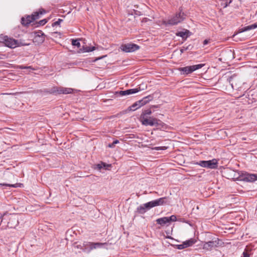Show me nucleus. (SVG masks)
Here are the masks:
<instances>
[{"label":"nucleus","mask_w":257,"mask_h":257,"mask_svg":"<svg viewBox=\"0 0 257 257\" xmlns=\"http://www.w3.org/2000/svg\"><path fill=\"white\" fill-rule=\"evenodd\" d=\"M192 164L194 165H199L203 168L211 169H216L218 167V161L215 159L208 161H200L198 162L194 161Z\"/></svg>","instance_id":"f03ea898"},{"label":"nucleus","mask_w":257,"mask_h":257,"mask_svg":"<svg viewBox=\"0 0 257 257\" xmlns=\"http://www.w3.org/2000/svg\"><path fill=\"white\" fill-rule=\"evenodd\" d=\"M230 83L233 89H238L240 88L242 82L236 76H231L230 78Z\"/></svg>","instance_id":"9d476101"},{"label":"nucleus","mask_w":257,"mask_h":257,"mask_svg":"<svg viewBox=\"0 0 257 257\" xmlns=\"http://www.w3.org/2000/svg\"><path fill=\"white\" fill-rule=\"evenodd\" d=\"M175 246L178 249H182L186 248L184 242L180 244H177Z\"/></svg>","instance_id":"2f4dec72"},{"label":"nucleus","mask_w":257,"mask_h":257,"mask_svg":"<svg viewBox=\"0 0 257 257\" xmlns=\"http://www.w3.org/2000/svg\"><path fill=\"white\" fill-rule=\"evenodd\" d=\"M144 208L145 209V211L147 212L152 208L154 207L152 201L148 202L147 203L142 204Z\"/></svg>","instance_id":"4be33fe9"},{"label":"nucleus","mask_w":257,"mask_h":257,"mask_svg":"<svg viewBox=\"0 0 257 257\" xmlns=\"http://www.w3.org/2000/svg\"><path fill=\"white\" fill-rule=\"evenodd\" d=\"M4 41L6 46L8 47L14 48L17 45V41L14 39L9 38L8 36L4 37Z\"/></svg>","instance_id":"ddd939ff"},{"label":"nucleus","mask_w":257,"mask_h":257,"mask_svg":"<svg viewBox=\"0 0 257 257\" xmlns=\"http://www.w3.org/2000/svg\"><path fill=\"white\" fill-rule=\"evenodd\" d=\"M45 41V35L41 31H39L35 32V37L34 38V41L37 44H41Z\"/></svg>","instance_id":"9b49d317"},{"label":"nucleus","mask_w":257,"mask_h":257,"mask_svg":"<svg viewBox=\"0 0 257 257\" xmlns=\"http://www.w3.org/2000/svg\"><path fill=\"white\" fill-rule=\"evenodd\" d=\"M190 32L189 30H186L185 32L180 31L176 33V36L180 37L183 39H187L189 36Z\"/></svg>","instance_id":"f3484780"},{"label":"nucleus","mask_w":257,"mask_h":257,"mask_svg":"<svg viewBox=\"0 0 257 257\" xmlns=\"http://www.w3.org/2000/svg\"><path fill=\"white\" fill-rule=\"evenodd\" d=\"M241 179L246 182H254L257 180V174L246 173L242 176Z\"/></svg>","instance_id":"f8f14e48"},{"label":"nucleus","mask_w":257,"mask_h":257,"mask_svg":"<svg viewBox=\"0 0 257 257\" xmlns=\"http://www.w3.org/2000/svg\"><path fill=\"white\" fill-rule=\"evenodd\" d=\"M256 28V26L255 25H253V24L247 26L242 28L240 29V32H243L245 31H249L250 30L254 29Z\"/></svg>","instance_id":"412c9836"},{"label":"nucleus","mask_w":257,"mask_h":257,"mask_svg":"<svg viewBox=\"0 0 257 257\" xmlns=\"http://www.w3.org/2000/svg\"><path fill=\"white\" fill-rule=\"evenodd\" d=\"M73 247L74 248L80 249L84 251V248L83 247V245L81 244H78L77 242H75L73 243Z\"/></svg>","instance_id":"393cba45"},{"label":"nucleus","mask_w":257,"mask_h":257,"mask_svg":"<svg viewBox=\"0 0 257 257\" xmlns=\"http://www.w3.org/2000/svg\"><path fill=\"white\" fill-rule=\"evenodd\" d=\"M151 201L154 207L167 204L168 203V198L166 197H161Z\"/></svg>","instance_id":"2eb2a0df"},{"label":"nucleus","mask_w":257,"mask_h":257,"mask_svg":"<svg viewBox=\"0 0 257 257\" xmlns=\"http://www.w3.org/2000/svg\"><path fill=\"white\" fill-rule=\"evenodd\" d=\"M250 254L247 252L246 249H245L242 253L241 257H249Z\"/></svg>","instance_id":"72a5a7b5"},{"label":"nucleus","mask_w":257,"mask_h":257,"mask_svg":"<svg viewBox=\"0 0 257 257\" xmlns=\"http://www.w3.org/2000/svg\"><path fill=\"white\" fill-rule=\"evenodd\" d=\"M45 13V11L42 10L39 12H36L34 13L31 16H28L26 18L23 17L21 19V23L24 26H28L33 21L39 19L40 15H43Z\"/></svg>","instance_id":"7ed1b4c3"},{"label":"nucleus","mask_w":257,"mask_h":257,"mask_svg":"<svg viewBox=\"0 0 257 257\" xmlns=\"http://www.w3.org/2000/svg\"><path fill=\"white\" fill-rule=\"evenodd\" d=\"M91 243V242H84L83 243V247L84 248V251H88L87 250V247H89V243Z\"/></svg>","instance_id":"c85d7f7f"},{"label":"nucleus","mask_w":257,"mask_h":257,"mask_svg":"<svg viewBox=\"0 0 257 257\" xmlns=\"http://www.w3.org/2000/svg\"><path fill=\"white\" fill-rule=\"evenodd\" d=\"M47 23V20L46 19H43V20H41V21H39V24L40 25L43 26L45 24H46Z\"/></svg>","instance_id":"f704fd0d"},{"label":"nucleus","mask_w":257,"mask_h":257,"mask_svg":"<svg viewBox=\"0 0 257 257\" xmlns=\"http://www.w3.org/2000/svg\"><path fill=\"white\" fill-rule=\"evenodd\" d=\"M47 92L53 94H71L73 92V89L63 87H53L47 91Z\"/></svg>","instance_id":"20e7f679"},{"label":"nucleus","mask_w":257,"mask_h":257,"mask_svg":"<svg viewBox=\"0 0 257 257\" xmlns=\"http://www.w3.org/2000/svg\"><path fill=\"white\" fill-rule=\"evenodd\" d=\"M156 222L157 223L161 225H164L166 223H169V219H168V217H164L157 219Z\"/></svg>","instance_id":"a211bd4d"},{"label":"nucleus","mask_w":257,"mask_h":257,"mask_svg":"<svg viewBox=\"0 0 257 257\" xmlns=\"http://www.w3.org/2000/svg\"><path fill=\"white\" fill-rule=\"evenodd\" d=\"M142 124L145 125L157 126L161 121L156 118L152 117H146L145 116L141 117Z\"/></svg>","instance_id":"0eeeda50"},{"label":"nucleus","mask_w":257,"mask_h":257,"mask_svg":"<svg viewBox=\"0 0 257 257\" xmlns=\"http://www.w3.org/2000/svg\"><path fill=\"white\" fill-rule=\"evenodd\" d=\"M109 165H106L104 163H101V164H99L97 165V168L98 169V170H100L102 168H105L107 166H109Z\"/></svg>","instance_id":"cd10ccee"},{"label":"nucleus","mask_w":257,"mask_h":257,"mask_svg":"<svg viewBox=\"0 0 257 257\" xmlns=\"http://www.w3.org/2000/svg\"><path fill=\"white\" fill-rule=\"evenodd\" d=\"M72 45L77 46L78 48L80 47V43L78 40L73 39L72 41Z\"/></svg>","instance_id":"a878e982"},{"label":"nucleus","mask_w":257,"mask_h":257,"mask_svg":"<svg viewBox=\"0 0 257 257\" xmlns=\"http://www.w3.org/2000/svg\"><path fill=\"white\" fill-rule=\"evenodd\" d=\"M168 219H169V222L170 221H176L177 220L176 216L175 215H172L170 217H168Z\"/></svg>","instance_id":"c756f323"},{"label":"nucleus","mask_w":257,"mask_h":257,"mask_svg":"<svg viewBox=\"0 0 257 257\" xmlns=\"http://www.w3.org/2000/svg\"><path fill=\"white\" fill-rule=\"evenodd\" d=\"M94 50H95V47L94 46H83L82 48L80 49V51L81 52H92Z\"/></svg>","instance_id":"aec40b11"},{"label":"nucleus","mask_w":257,"mask_h":257,"mask_svg":"<svg viewBox=\"0 0 257 257\" xmlns=\"http://www.w3.org/2000/svg\"><path fill=\"white\" fill-rule=\"evenodd\" d=\"M9 226V222H8L7 225H6L5 227L3 226L2 227V228L5 229V228H6V227H7V226Z\"/></svg>","instance_id":"58836bf2"},{"label":"nucleus","mask_w":257,"mask_h":257,"mask_svg":"<svg viewBox=\"0 0 257 257\" xmlns=\"http://www.w3.org/2000/svg\"><path fill=\"white\" fill-rule=\"evenodd\" d=\"M0 186H5L13 187H18L17 184H9L0 183Z\"/></svg>","instance_id":"7c9ffc66"},{"label":"nucleus","mask_w":257,"mask_h":257,"mask_svg":"<svg viewBox=\"0 0 257 257\" xmlns=\"http://www.w3.org/2000/svg\"><path fill=\"white\" fill-rule=\"evenodd\" d=\"M222 5H224V8L228 6V4L227 3H225V4L222 3Z\"/></svg>","instance_id":"ea45409f"},{"label":"nucleus","mask_w":257,"mask_h":257,"mask_svg":"<svg viewBox=\"0 0 257 257\" xmlns=\"http://www.w3.org/2000/svg\"><path fill=\"white\" fill-rule=\"evenodd\" d=\"M253 25H255L256 26V28H257V22L253 24Z\"/></svg>","instance_id":"a19ab883"},{"label":"nucleus","mask_w":257,"mask_h":257,"mask_svg":"<svg viewBox=\"0 0 257 257\" xmlns=\"http://www.w3.org/2000/svg\"><path fill=\"white\" fill-rule=\"evenodd\" d=\"M186 248L192 246L196 242L195 238H192L183 242Z\"/></svg>","instance_id":"6ab92c4d"},{"label":"nucleus","mask_w":257,"mask_h":257,"mask_svg":"<svg viewBox=\"0 0 257 257\" xmlns=\"http://www.w3.org/2000/svg\"><path fill=\"white\" fill-rule=\"evenodd\" d=\"M119 141L117 140H115V141H114L111 144H109L108 145V147L109 148H113L115 147V145L116 144H117L119 143Z\"/></svg>","instance_id":"bb28decb"},{"label":"nucleus","mask_w":257,"mask_h":257,"mask_svg":"<svg viewBox=\"0 0 257 257\" xmlns=\"http://www.w3.org/2000/svg\"><path fill=\"white\" fill-rule=\"evenodd\" d=\"M209 40L206 39L203 41V45H206L208 44L209 43Z\"/></svg>","instance_id":"e433bc0d"},{"label":"nucleus","mask_w":257,"mask_h":257,"mask_svg":"<svg viewBox=\"0 0 257 257\" xmlns=\"http://www.w3.org/2000/svg\"><path fill=\"white\" fill-rule=\"evenodd\" d=\"M166 149L165 147H155L154 149L156 150H164Z\"/></svg>","instance_id":"c9c22d12"},{"label":"nucleus","mask_w":257,"mask_h":257,"mask_svg":"<svg viewBox=\"0 0 257 257\" xmlns=\"http://www.w3.org/2000/svg\"><path fill=\"white\" fill-rule=\"evenodd\" d=\"M221 240L218 238H215L214 240L204 242L202 245L203 249L207 251H211L213 249L217 247L220 245Z\"/></svg>","instance_id":"423d86ee"},{"label":"nucleus","mask_w":257,"mask_h":257,"mask_svg":"<svg viewBox=\"0 0 257 257\" xmlns=\"http://www.w3.org/2000/svg\"><path fill=\"white\" fill-rule=\"evenodd\" d=\"M152 114V111L150 109H148L145 110L141 115V116H145L146 117H148V116Z\"/></svg>","instance_id":"b1692460"},{"label":"nucleus","mask_w":257,"mask_h":257,"mask_svg":"<svg viewBox=\"0 0 257 257\" xmlns=\"http://www.w3.org/2000/svg\"><path fill=\"white\" fill-rule=\"evenodd\" d=\"M136 212L141 214H144L146 212L145 209L144 208L142 204L137 208Z\"/></svg>","instance_id":"5701e85b"},{"label":"nucleus","mask_w":257,"mask_h":257,"mask_svg":"<svg viewBox=\"0 0 257 257\" xmlns=\"http://www.w3.org/2000/svg\"><path fill=\"white\" fill-rule=\"evenodd\" d=\"M139 90H140L138 88L130 89L125 90L117 91L116 92V94H118L119 96H122L137 93Z\"/></svg>","instance_id":"4468645a"},{"label":"nucleus","mask_w":257,"mask_h":257,"mask_svg":"<svg viewBox=\"0 0 257 257\" xmlns=\"http://www.w3.org/2000/svg\"><path fill=\"white\" fill-rule=\"evenodd\" d=\"M185 18V15L181 11L176 13L174 15L171 16L166 20L163 21L165 26H174L182 22Z\"/></svg>","instance_id":"f257e3e1"},{"label":"nucleus","mask_w":257,"mask_h":257,"mask_svg":"<svg viewBox=\"0 0 257 257\" xmlns=\"http://www.w3.org/2000/svg\"><path fill=\"white\" fill-rule=\"evenodd\" d=\"M204 64H199L192 66H188L184 67H180L178 68V70L180 72L182 75H188L196 70L201 68Z\"/></svg>","instance_id":"39448f33"},{"label":"nucleus","mask_w":257,"mask_h":257,"mask_svg":"<svg viewBox=\"0 0 257 257\" xmlns=\"http://www.w3.org/2000/svg\"><path fill=\"white\" fill-rule=\"evenodd\" d=\"M181 53H183V49H181Z\"/></svg>","instance_id":"79ce46f5"},{"label":"nucleus","mask_w":257,"mask_h":257,"mask_svg":"<svg viewBox=\"0 0 257 257\" xmlns=\"http://www.w3.org/2000/svg\"><path fill=\"white\" fill-rule=\"evenodd\" d=\"M121 50L126 53L134 52L140 49V46L133 43L122 44L120 47Z\"/></svg>","instance_id":"6e6552de"},{"label":"nucleus","mask_w":257,"mask_h":257,"mask_svg":"<svg viewBox=\"0 0 257 257\" xmlns=\"http://www.w3.org/2000/svg\"><path fill=\"white\" fill-rule=\"evenodd\" d=\"M152 97H151V96L145 97L142 100L136 102V103L133 104L132 106V107L134 110L140 108L141 106L147 103L149 100H150L152 99Z\"/></svg>","instance_id":"1a4fd4ad"},{"label":"nucleus","mask_w":257,"mask_h":257,"mask_svg":"<svg viewBox=\"0 0 257 257\" xmlns=\"http://www.w3.org/2000/svg\"><path fill=\"white\" fill-rule=\"evenodd\" d=\"M63 21V20L61 19H58V20L57 21H56L55 22H54L53 24H52V26H56V25H60V24Z\"/></svg>","instance_id":"473e14b6"},{"label":"nucleus","mask_w":257,"mask_h":257,"mask_svg":"<svg viewBox=\"0 0 257 257\" xmlns=\"http://www.w3.org/2000/svg\"><path fill=\"white\" fill-rule=\"evenodd\" d=\"M20 68L21 69L30 68H31V66L27 67V66H21Z\"/></svg>","instance_id":"4c0bfd02"},{"label":"nucleus","mask_w":257,"mask_h":257,"mask_svg":"<svg viewBox=\"0 0 257 257\" xmlns=\"http://www.w3.org/2000/svg\"><path fill=\"white\" fill-rule=\"evenodd\" d=\"M107 243L106 242L101 243V242H92L89 243V248L88 250V251H90L91 250L94 249H96L98 248H102L105 247L106 245H107Z\"/></svg>","instance_id":"dca6fc26"}]
</instances>
